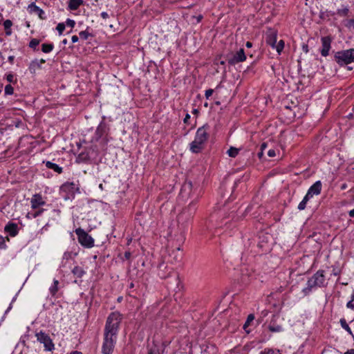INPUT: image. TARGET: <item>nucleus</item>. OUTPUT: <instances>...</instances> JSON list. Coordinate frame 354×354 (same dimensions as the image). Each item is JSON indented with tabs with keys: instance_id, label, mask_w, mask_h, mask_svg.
<instances>
[{
	"instance_id": "1",
	"label": "nucleus",
	"mask_w": 354,
	"mask_h": 354,
	"mask_svg": "<svg viewBox=\"0 0 354 354\" xmlns=\"http://www.w3.org/2000/svg\"><path fill=\"white\" fill-rule=\"evenodd\" d=\"M122 320V315L118 311L109 314L106 321L104 333L117 336Z\"/></svg>"
},
{
	"instance_id": "2",
	"label": "nucleus",
	"mask_w": 354,
	"mask_h": 354,
	"mask_svg": "<svg viewBox=\"0 0 354 354\" xmlns=\"http://www.w3.org/2000/svg\"><path fill=\"white\" fill-rule=\"evenodd\" d=\"M335 60L339 65L354 62V48L340 50L335 54Z\"/></svg>"
},
{
	"instance_id": "3",
	"label": "nucleus",
	"mask_w": 354,
	"mask_h": 354,
	"mask_svg": "<svg viewBox=\"0 0 354 354\" xmlns=\"http://www.w3.org/2000/svg\"><path fill=\"white\" fill-rule=\"evenodd\" d=\"M77 236V240L80 244L86 248H91L94 246V239L84 230L79 227L75 231Z\"/></svg>"
},
{
	"instance_id": "4",
	"label": "nucleus",
	"mask_w": 354,
	"mask_h": 354,
	"mask_svg": "<svg viewBox=\"0 0 354 354\" xmlns=\"http://www.w3.org/2000/svg\"><path fill=\"white\" fill-rule=\"evenodd\" d=\"M116 339L117 336L104 333V342L102 348L104 354H111L113 353Z\"/></svg>"
},
{
	"instance_id": "5",
	"label": "nucleus",
	"mask_w": 354,
	"mask_h": 354,
	"mask_svg": "<svg viewBox=\"0 0 354 354\" xmlns=\"http://www.w3.org/2000/svg\"><path fill=\"white\" fill-rule=\"evenodd\" d=\"M36 337L38 342L44 344L46 351H51L54 349V344L48 334L40 331L36 333Z\"/></svg>"
},
{
	"instance_id": "6",
	"label": "nucleus",
	"mask_w": 354,
	"mask_h": 354,
	"mask_svg": "<svg viewBox=\"0 0 354 354\" xmlns=\"http://www.w3.org/2000/svg\"><path fill=\"white\" fill-rule=\"evenodd\" d=\"M325 283V277L322 270L317 271L308 281V288H312L315 286H324Z\"/></svg>"
},
{
	"instance_id": "7",
	"label": "nucleus",
	"mask_w": 354,
	"mask_h": 354,
	"mask_svg": "<svg viewBox=\"0 0 354 354\" xmlns=\"http://www.w3.org/2000/svg\"><path fill=\"white\" fill-rule=\"evenodd\" d=\"M209 127L207 124H205L203 127L198 128L197 129L194 140H196L198 142H201L205 145L209 138Z\"/></svg>"
},
{
	"instance_id": "8",
	"label": "nucleus",
	"mask_w": 354,
	"mask_h": 354,
	"mask_svg": "<svg viewBox=\"0 0 354 354\" xmlns=\"http://www.w3.org/2000/svg\"><path fill=\"white\" fill-rule=\"evenodd\" d=\"M245 59L246 56L245 55L244 50L241 48L239 51L234 54L231 58L228 59V62L229 64L234 65L239 62L245 61Z\"/></svg>"
},
{
	"instance_id": "9",
	"label": "nucleus",
	"mask_w": 354,
	"mask_h": 354,
	"mask_svg": "<svg viewBox=\"0 0 354 354\" xmlns=\"http://www.w3.org/2000/svg\"><path fill=\"white\" fill-rule=\"evenodd\" d=\"M30 203L32 209H37L40 207L44 205L46 202L40 194H36L32 196L30 200Z\"/></svg>"
},
{
	"instance_id": "10",
	"label": "nucleus",
	"mask_w": 354,
	"mask_h": 354,
	"mask_svg": "<svg viewBox=\"0 0 354 354\" xmlns=\"http://www.w3.org/2000/svg\"><path fill=\"white\" fill-rule=\"evenodd\" d=\"M332 39L330 37H324L322 38V48L321 50V54L324 57H326L328 55V52L330 48Z\"/></svg>"
},
{
	"instance_id": "11",
	"label": "nucleus",
	"mask_w": 354,
	"mask_h": 354,
	"mask_svg": "<svg viewBox=\"0 0 354 354\" xmlns=\"http://www.w3.org/2000/svg\"><path fill=\"white\" fill-rule=\"evenodd\" d=\"M322 190V183L318 180L316 181L308 189V192L309 195H319Z\"/></svg>"
},
{
	"instance_id": "12",
	"label": "nucleus",
	"mask_w": 354,
	"mask_h": 354,
	"mask_svg": "<svg viewBox=\"0 0 354 354\" xmlns=\"http://www.w3.org/2000/svg\"><path fill=\"white\" fill-rule=\"evenodd\" d=\"M277 34L276 31L270 30L267 33L266 42L268 44H269L272 47L275 46V44L277 43Z\"/></svg>"
},
{
	"instance_id": "13",
	"label": "nucleus",
	"mask_w": 354,
	"mask_h": 354,
	"mask_svg": "<svg viewBox=\"0 0 354 354\" xmlns=\"http://www.w3.org/2000/svg\"><path fill=\"white\" fill-rule=\"evenodd\" d=\"M4 230L11 236H15L18 233L17 225L14 223H9L8 225L5 226Z\"/></svg>"
},
{
	"instance_id": "14",
	"label": "nucleus",
	"mask_w": 354,
	"mask_h": 354,
	"mask_svg": "<svg viewBox=\"0 0 354 354\" xmlns=\"http://www.w3.org/2000/svg\"><path fill=\"white\" fill-rule=\"evenodd\" d=\"M204 145L198 142L196 140H194V141L190 143V150L192 153H198L201 151Z\"/></svg>"
},
{
	"instance_id": "15",
	"label": "nucleus",
	"mask_w": 354,
	"mask_h": 354,
	"mask_svg": "<svg viewBox=\"0 0 354 354\" xmlns=\"http://www.w3.org/2000/svg\"><path fill=\"white\" fill-rule=\"evenodd\" d=\"M83 0H69L68 7L72 10H75L82 5Z\"/></svg>"
},
{
	"instance_id": "16",
	"label": "nucleus",
	"mask_w": 354,
	"mask_h": 354,
	"mask_svg": "<svg viewBox=\"0 0 354 354\" xmlns=\"http://www.w3.org/2000/svg\"><path fill=\"white\" fill-rule=\"evenodd\" d=\"M46 166L48 168L54 170L55 171L57 172L58 174H61L62 172V167H60L57 165H56V164H55L53 162H51L50 161H47L46 162Z\"/></svg>"
},
{
	"instance_id": "17",
	"label": "nucleus",
	"mask_w": 354,
	"mask_h": 354,
	"mask_svg": "<svg viewBox=\"0 0 354 354\" xmlns=\"http://www.w3.org/2000/svg\"><path fill=\"white\" fill-rule=\"evenodd\" d=\"M254 319V316L253 314H250L248 316V318L246 319V322H245L243 325V329L245 330L247 333H250V330H248V327L250 325V323L252 322Z\"/></svg>"
},
{
	"instance_id": "18",
	"label": "nucleus",
	"mask_w": 354,
	"mask_h": 354,
	"mask_svg": "<svg viewBox=\"0 0 354 354\" xmlns=\"http://www.w3.org/2000/svg\"><path fill=\"white\" fill-rule=\"evenodd\" d=\"M106 131V125L104 123L101 122L96 129V134L97 138H100Z\"/></svg>"
},
{
	"instance_id": "19",
	"label": "nucleus",
	"mask_w": 354,
	"mask_h": 354,
	"mask_svg": "<svg viewBox=\"0 0 354 354\" xmlns=\"http://www.w3.org/2000/svg\"><path fill=\"white\" fill-rule=\"evenodd\" d=\"M44 209L39 208V209H37V210H36L34 212H28L27 214L26 217L28 218H35L39 216V215H41L42 214V212H44Z\"/></svg>"
},
{
	"instance_id": "20",
	"label": "nucleus",
	"mask_w": 354,
	"mask_h": 354,
	"mask_svg": "<svg viewBox=\"0 0 354 354\" xmlns=\"http://www.w3.org/2000/svg\"><path fill=\"white\" fill-rule=\"evenodd\" d=\"M72 272L75 275H76L77 277H82L84 275V274L85 273L84 270L81 267H80V266H75L73 269Z\"/></svg>"
},
{
	"instance_id": "21",
	"label": "nucleus",
	"mask_w": 354,
	"mask_h": 354,
	"mask_svg": "<svg viewBox=\"0 0 354 354\" xmlns=\"http://www.w3.org/2000/svg\"><path fill=\"white\" fill-rule=\"evenodd\" d=\"M54 48V45L53 44H43L41 45V50L45 53H48L53 50Z\"/></svg>"
},
{
	"instance_id": "22",
	"label": "nucleus",
	"mask_w": 354,
	"mask_h": 354,
	"mask_svg": "<svg viewBox=\"0 0 354 354\" xmlns=\"http://www.w3.org/2000/svg\"><path fill=\"white\" fill-rule=\"evenodd\" d=\"M239 149L238 148L231 147L227 151L230 157L235 158L239 153Z\"/></svg>"
},
{
	"instance_id": "23",
	"label": "nucleus",
	"mask_w": 354,
	"mask_h": 354,
	"mask_svg": "<svg viewBox=\"0 0 354 354\" xmlns=\"http://www.w3.org/2000/svg\"><path fill=\"white\" fill-rule=\"evenodd\" d=\"M273 48H275L277 52L280 54L284 48V41L283 40H280L277 44H275V46H272Z\"/></svg>"
},
{
	"instance_id": "24",
	"label": "nucleus",
	"mask_w": 354,
	"mask_h": 354,
	"mask_svg": "<svg viewBox=\"0 0 354 354\" xmlns=\"http://www.w3.org/2000/svg\"><path fill=\"white\" fill-rule=\"evenodd\" d=\"M340 322V324L342 326V327L345 329L349 334L353 335L352 333V331L351 330V328L348 326V324L346 323V321L345 320V319L342 318L340 319L339 321Z\"/></svg>"
},
{
	"instance_id": "25",
	"label": "nucleus",
	"mask_w": 354,
	"mask_h": 354,
	"mask_svg": "<svg viewBox=\"0 0 354 354\" xmlns=\"http://www.w3.org/2000/svg\"><path fill=\"white\" fill-rule=\"evenodd\" d=\"M58 284H59L58 280L55 279L54 281H53V285L49 288V290H50V293L53 295H55L56 294V292H57V290H58V287H57Z\"/></svg>"
},
{
	"instance_id": "26",
	"label": "nucleus",
	"mask_w": 354,
	"mask_h": 354,
	"mask_svg": "<svg viewBox=\"0 0 354 354\" xmlns=\"http://www.w3.org/2000/svg\"><path fill=\"white\" fill-rule=\"evenodd\" d=\"M12 25V23L10 20L7 19L3 22V26L5 30H6V34L10 35L11 33L10 28Z\"/></svg>"
},
{
	"instance_id": "27",
	"label": "nucleus",
	"mask_w": 354,
	"mask_h": 354,
	"mask_svg": "<svg viewBox=\"0 0 354 354\" xmlns=\"http://www.w3.org/2000/svg\"><path fill=\"white\" fill-rule=\"evenodd\" d=\"M39 40L37 39H32L30 43H29V46L32 48H34L35 49L36 47L39 45Z\"/></svg>"
},
{
	"instance_id": "28",
	"label": "nucleus",
	"mask_w": 354,
	"mask_h": 354,
	"mask_svg": "<svg viewBox=\"0 0 354 354\" xmlns=\"http://www.w3.org/2000/svg\"><path fill=\"white\" fill-rule=\"evenodd\" d=\"M14 92V88L10 84H8L5 87V94L12 95Z\"/></svg>"
},
{
	"instance_id": "29",
	"label": "nucleus",
	"mask_w": 354,
	"mask_h": 354,
	"mask_svg": "<svg viewBox=\"0 0 354 354\" xmlns=\"http://www.w3.org/2000/svg\"><path fill=\"white\" fill-rule=\"evenodd\" d=\"M79 35H80V38L83 39V40H86L88 38V36L90 35V34L84 30V31H81L80 33H79Z\"/></svg>"
},
{
	"instance_id": "30",
	"label": "nucleus",
	"mask_w": 354,
	"mask_h": 354,
	"mask_svg": "<svg viewBox=\"0 0 354 354\" xmlns=\"http://www.w3.org/2000/svg\"><path fill=\"white\" fill-rule=\"evenodd\" d=\"M56 29L59 33V35H62L64 30H65V25L62 23L58 24V25L56 27Z\"/></svg>"
},
{
	"instance_id": "31",
	"label": "nucleus",
	"mask_w": 354,
	"mask_h": 354,
	"mask_svg": "<svg viewBox=\"0 0 354 354\" xmlns=\"http://www.w3.org/2000/svg\"><path fill=\"white\" fill-rule=\"evenodd\" d=\"M29 7L30 8H32L33 11H35V12L44 13L41 9H40L38 6H37L34 3H32Z\"/></svg>"
},
{
	"instance_id": "32",
	"label": "nucleus",
	"mask_w": 354,
	"mask_h": 354,
	"mask_svg": "<svg viewBox=\"0 0 354 354\" xmlns=\"http://www.w3.org/2000/svg\"><path fill=\"white\" fill-rule=\"evenodd\" d=\"M268 328L272 332H279L281 330V327L279 326H277L276 327H274L273 326H269Z\"/></svg>"
},
{
	"instance_id": "33",
	"label": "nucleus",
	"mask_w": 354,
	"mask_h": 354,
	"mask_svg": "<svg viewBox=\"0 0 354 354\" xmlns=\"http://www.w3.org/2000/svg\"><path fill=\"white\" fill-rule=\"evenodd\" d=\"M348 10L347 8H344L342 10H338L337 13L341 16H345L347 15Z\"/></svg>"
},
{
	"instance_id": "34",
	"label": "nucleus",
	"mask_w": 354,
	"mask_h": 354,
	"mask_svg": "<svg viewBox=\"0 0 354 354\" xmlns=\"http://www.w3.org/2000/svg\"><path fill=\"white\" fill-rule=\"evenodd\" d=\"M306 203L305 202H303V201H301L298 205V209L299 210H304L306 208Z\"/></svg>"
},
{
	"instance_id": "35",
	"label": "nucleus",
	"mask_w": 354,
	"mask_h": 354,
	"mask_svg": "<svg viewBox=\"0 0 354 354\" xmlns=\"http://www.w3.org/2000/svg\"><path fill=\"white\" fill-rule=\"evenodd\" d=\"M214 90L213 89H207L205 91V95L206 98H209L213 93Z\"/></svg>"
},
{
	"instance_id": "36",
	"label": "nucleus",
	"mask_w": 354,
	"mask_h": 354,
	"mask_svg": "<svg viewBox=\"0 0 354 354\" xmlns=\"http://www.w3.org/2000/svg\"><path fill=\"white\" fill-rule=\"evenodd\" d=\"M312 197H313V196L309 195L308 192H307V194H306V196H304V198H303L302 201H303V202H305L306 203H307V202L309 201V199Z\"/></svg>"
},
{
	"instance_id": "37",
	"label": "nucleus",
	"mask_w": 354,
	"mask_h": 354,
	"mask_svg": "<svg viewBox=\"0 0 354 354\" xmlns=\"http://www.w3.org/2000/svg\"><path fill=\"white\" fill-rule=\"evenodd\" d=\"M312 197H313V196L309 195L308 192H307V194H306V196H304V198H303L302 201H303V202H305L306 203H307V202L309 201V199Z\"/></svg>"
},
{
	"instance_id": "38",
	"label": "nucleus",
	"mask_w": 354,
	"mask_h": 354,
	"mask_svg": "<svg viewBox=\"0 0 354 354\" xmlns=\"http://www.w3.org/2000/svg\"><path fill=\"white\" fill-rule=\"evenodd\" d=\"M347 308L354 310V301L351 300L346 304Z\"/></svg>"
},
{
	"instance_id": "39",
	"label": "nucleus",
	"mask_w": 354,
	"mask_h": 354,
	"mask_svg": "<svg viewBox=\"0 0 354 354\" xmlns=\"http://www.w3.org/2000/svg\"><path fill=\"white\" fill-rule=\"evenodd\" d=\"M14 78H15L14 75H12V74H9L6 77V79H7L8 82H14Z\"/></svg>"
},
{
	"instance_id": "40",
	"label": "nucleus",
	"mask_w": 354,
	"mask_h": 354,
	"mask_svg": "<svg viewBox=\"0 0 354 354\" xmlns=\"http://www.w3.org/2000/svg\"><path fill=\"white\" fill-rule=\"evenodd\" d=\"M268 155L270 156V157H274L276 156V153H275V151L274 149H270L268 151Z\"/></svg>"
},
{
	"instance_id": "41",
	"label": "nucleus",
	"mask_w": 354,
	"mask_h": 354,
	"mask_svg": "<svg viewBox=\"0 0 354 354\" xmlns=\"http://www.w3.org/2000/svg\"><path fill=\"white\" fill-rule=\"evenodd\" d=\"M262 354H277V353L272 349H268L267 351L266 350H265L264 352L262 353Z\"/></svg>"
},
{
	"instance_id": "42",
	"label": "nucleus",
	"mask_w": 354,
	"mask_h": 354,
	"mask_svg": "<svg viewBox=\"0 0 354 354\" xmlns=\"http://www.w3.org/2000/svg\"><path fill=\"white\" fill-rule=\"evenodd\" d=\"M66 24L71 27H73L75 24V21L71 19H67Z\"/></svg>"
},
{
	"instance_id": "43",
	"label": "nucleus",
	"mask_w": 354,
	"mask_h": 354,
	"mask_svg": "<svg viewBox=\"0 0 354 354\" xmlns=\"http://www.w3.org/2000/svg\"><path fill=\"white\" fill-rule=\"evenodd\" d=\"M189 118H190L189 114L187 113L185 117V118H184V120H183L184 123L187 124L188 122H189Z\"/></svg>"
},
{
	"instance_id": "44",
	"label": "nucleus",
	"mask_w": 354,
	"mask_h": 354,
	"mask_svg": "<svg viewBox=\"0 0 354 354\" xmlns=\"http://www.w3.org/2000/svg\"><path fill=\"white\" fill-rule=\"evenodd\" d=\"M302 49L306 53H308L309 51L308 46L307 44H304L302 46Z\"/></svg>"
},
{
	"instance_id": "45",
	"label": "nucleus",
	"mask_w": 354,
	"mask_h": 354,
	"mask_svg": "<svg viewBox=\"0 0 354 354\" xmlns=\"http://www.w3.org/2000/svg\"><path fill=\"white\" fill-rule=\"evenodd\" d=\"M71 40L73 43H75L79 40V37L77 35H73L71 37Z\"/></svg>"
},
{
	"instance_id": "46",
	"label": "nucleus",
	"mask_w": 354,
	"mask_h": 354,
	"mask_svg": "<svg viewBox=\"0 0 354 354\" xmlns=\"http://www.w3.org/2000/svg\"><path fill=\"white\" fill-rule=\"evenodd\" d=\"M148 354H160L158 350H150Z\"/></svg>"
},
{
	"instance_id": "47",
	"label": "nucleus",
	"mask_w": 354,
	"mask_h": 354,
	"mask_svg": "<svg viewBox=\"0 0 354 354\" xmlns=\"http://www.w3.org/2000/svg\"><path fill=\"white\" fill-rule=\"evenodd\" d=\"M131 255V254L130 252H125V253H124V257L127 260L130 259Z\"/></svg>"
},
{
	"instance_id": "48",
	"label": "nucleus",
	"mask_w": 354,
	"mask_h": 354,
	"mask_svg": "<svg viewBox=\"0 0 354 354\" xmlns=\"http://www.w3.org/2000/svg\"><path fill=\"white\" fill-rule=\"evenodd\" d=\"M101 17L103 18V19H107L109 17V15L107 12H102L101 13Z\"/></svg>"
},
{
	"instance_id": "49",
	"label": "nucleus",
	"mask_w": 354,
	"mask_h": 354,
	"mask_svg": "<svg viewBox=\"0 0 354 354\" xmlns=\"http://www.w3.org/2000/svg\"><path fill=\"white\" fill-rule=\"evenodd\" d=\"M86 156H84V153H81V154H80V155H79V156L77 157V160H84V159H86Z\"/></svg>"
},
{
	"instance_id": "50",
	"label": "nucleus",
	"mask_w": 354,
	"mask_h": 354,
	"mask_svg": "<svg viewBox=\"0 0 354 354\" xmlns=\"http://www.w3.org/2000/svg\"><path fill=\"white\" fill-rule=\"evenodd\" d=\"M14 59H15V57L13 55H10L8 57V61L10 64H12L13 63V61H14Z\"/></svg>"
},
{
	"instance_id": "51",
	"label": "nucleus",
	"mask_w": 354,
	"mask_h": 354,
	"mask_svg": "<svg viewBox=\"0 0 354 354\" xmlns=\"http://www.w3.org/2000/svg\"><path fill=\"white\" fill-rule=\"evenodd\" d=\"M267 147V143L263 142L261 145V150L263 151Z\"/></svg>"
},
{
	"instance_id": "52",
	"label": "nucleus",
	"mask_w": 354,
	"mask_h": 354,
	"mask_svg": "<svg viewBox=\"0 0 354 354\" xmlns=\"http://www.w3.org/2000/svg\"><path fill=\"white\" fill-rule=\"evenodd\" d=\"M69 257H71V253L70 252H65L64 254V259H68Z\"/></svg>"
},
{
	"instance_id": "53",
	"label": "nucleus",
	"mask_w": 354,
	"mask_h": 354,
	"mask_svg": "<svg viewBox=\"0 0 354 354\" xmlns=\"http://www.w3.org/2000/svg\"><path fill=\"white\" fill-rule=\"evenodd\" d=\"M348 215L351 216V217H354V209H351L348 212Z\"/></svg>"
},
{
	"instance_id": "54",
	"label": "nucleus",
	"mask_w": 354,
	"mask_h": 354,
	"mask_svg": "<svg viewBox=\"0 0 354 354\" xmlns=\"http://www.w3.org/2000/svg\"><path fill=\"white\" fill-rule=\"evenodd\" d=\"M252 46V44L250 41H247L246 44H245V46L247 48H251Z\"/></svg>"
},
{
	"instance_id": "55",
	"label": "nucleus",
	"mask_w": 354,
	"mask_h": 354,
	"mask_svg": "<svg viewBox=\"0 0 354 354\" xmlns=\"http://www.w3.org/2000/svg\"><path fill=\"white\" fill-rule=\"evenodd\" d=\"M263 151H261H261L258 153V157H259V158H262V156H263Z\"/></svg>"
},
{
	"instance_id": "56",
	"label": "nucleus",
	"mask_w": 354,
	"mask_h": 354,
	"mask_svg": "<svg viewBox=\"0 0 354 354\" xmlns=\"http://www.w3.org/2000/svg\"><path fill=\"white\" fill-rule=\"evenodd\" d=\"M344 354H354V350L353 349H351L350 351H348L347 352H346Z\"/></svg>"
},
{
	"instance_id": "57",
	"label": "nucleus",
	"mask_w": 354,
	"mask_h": 354,
	"mask_svg": "<svg viewBox=\"0 0 354 354\" xmlns=\"http://www.w3.org/2000/svg\"><path fill=\"white\" fill-rule=\"evenodd\" d=\"M71 354H82V353L79 351H74V352H72Z\"/></svg>"
},
{
	"instance_id": "58",
	"label": "nucleus",
	"mask_w": 354,
	"mask_h": 354,
	"mask_svg": "<svg viewBox=\"0 0 354 354\" xmlns=\"http://www.w3.org/2000/svg\"><path fill=\"white\" fill-rule=\"evenodd\" d=\"M45 62H46V61H45L44 59H41L39 60V64H44V63H45Z\"/></svg>"
},
{
	"instance_id": "59",
	"label": "nucleus",
	"mask_w": 354,
	"mask_h": 354,
	"mask_svg": "<svg viewBox=\"0 0 354 354\" xmlns=\"http://www.w3.org/2000/svg\"><path fill=\"white\" fill-rule=\"evenodd\" d=\"M192 113H193L194 114H197V113H198V111L197 109H194V110H193V111H192Z\"/></svg>"
},
{
	"instance_id": "60",
	"label": "nucleus",
	"mask_w": 354,
	"mask_h": 354,
	"mask_svg": "<svg viewBox=\"0 0 354 354\" xmlns=\"http://www.w3.org/2000/svg\"><path fill=\"white\" fill-rule=\"evenodd\" d=\"M99 187H100V189H103V185H102V184H100V185H99Z\"/></svg>"
},
{
	"instance_id": "61",
	"label": "nucleus",
	"mask_w": 354,
	"mask_h": 354,
	"mask_svg": "<svg viewBox=\"0 0 354 354\" xmlns=\"http://www.w3.org/2000/svg\"><path fill=\"white\" fill-rule=\"evenodd\" d=\"M37 13H38V15H39V17H40V18H42L41 15H42L43 13H40V12H37Z\"/></svg>"
},
{
	"instance_id": "62",
	"label": "nucleus",
	"mask_w": 354,
	"mask_h": 354,
	"mask_svg": "<svg viewBox=\"0 0 354 354\" xmlns=\"http://www.w3.org/2000/svg\"><path fill=\"white\" fill-rule=\"evenodd\" d=\"M345 185H343L342 187V189H344L345 188Z\"/></svg>"
},
{
	"instance_id": "63",
	"label": "nucleus",
	"mask_w": 354,
	"mask_h": 354,
	"mask_svg": "<svg viewBox=\"0 0 354 354\" xmlns=\"http://www.w3.org/2000/svg\"><path fill=\"white\" fill-rule=\"evenodd\" d=\"M351 24H353L354 23V20H351Z\"/></svg>"
},
{
	"instance_id": "64",
	"label": "nucleus",
	"mask_w": 354,
	"mask_h": 354,
	"mask_svg": "<svg viewBox=\"0 0 354 354\" xmlns=\"http://www.w3.org/2000/svg\"><path fill=\"white\" fill-rule=\"evenodd\" d=\"M0 57H2V55H1V53H0Z\"/></svg>"
}]
</instances>
